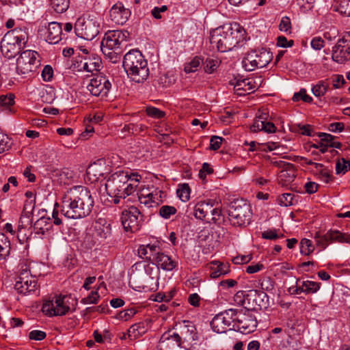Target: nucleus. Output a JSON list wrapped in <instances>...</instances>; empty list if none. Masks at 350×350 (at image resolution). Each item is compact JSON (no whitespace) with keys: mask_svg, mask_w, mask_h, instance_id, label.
Segmentation results:
<instances>
[{"mask_svg":"<svg viewBox=\"0 0 350 350\" xmlns=\"http://www.w3.org/2000/svg\"><path fill=\"white\" fill-rule=\"evenodd\" d=\"M94 200L90 190L83 186L69 189L62 199L61 215L68 219H81L92 211Z\"/></svg>","mask_w":350,"mask_h":350,"instance_id":"nucleus-1","label":"nucleus"},{"mask_svg":"<svg viewBox=\"0 0 350 350\" xmlns=\"http://www.w3.org/2000/svg\"><path fill=\"white\" fill-rule=\"evenodd\" d=\"M142 176L137 173L128 174L124 171L111 174L105 183V189L109 196L113 198L114 204H118L123 200L126 204L131 200L126 198L133 194L137 189Z\"/></svg>","mask_w":350,"mask_h":350,"instance_id":"nucleus-2","label":"nucleus"},{"mask_svg":"<svg viewBox=\"0 0 350 350\" xmlns=\"http://www.w3.org/2000/svg\"><path fill=\"white\" fill-rule=\"evenodd\" d=\"M243 34L238 27L225 25L211 32L210 42L213 48L220 52H226L235 47L241 40Z\"/></svg>","mask_w":350,"mask_h":350,"instance_id":"nucleus-3","label":"nucleus"},{"mask_svg":"<svg viewBox=\"0 0 350 350\" xmlns=\"http://www.w3.org/2000/svg\"><path fill=\"white\" fill-rule=\"evenodd\" d=\"M123 67L130 79L143 83L149 75L147 61L138 50H131L124 56Z\"/></svg>","mask_w":350,"mask_h":350,"instance_id":"nucleus-4","label":"nucleus"},{"mask_svg":"<svg viewBox=\"0 0 350 350\" xmlns=\"http://www.w3.org/2000/svg\"><path fill=\"white\" fill-rule=\"evenodd\" d=\"M29 34L25 27H16L8 31L1 42V51L8 59L18 54L22 46L28 41Z\"/></svg>","mask_w":350,"mask_h":350,"instance_id":"nucleus-5","label":"nucleus"},{"mask_svg":"<svg viewBox=\"0 0 350 350\" xmlns=\"http://www.w3.org/2000/svg\"><path fill=\"white\" fill-rule=\"evenodd\" d=\"M228 215L232 226L245 227L251 221L252 216L251 206L243 198L234 200L229 205Z\"/></svg>","mask_w":350,"mask_h":350,"instance_id":"nucleus-6","label":"nucleus"},{"mask_svg":"<svg viewBox=\"0 0 350 350\" xmlns=\"http://www.w3.org/2000/svg\"><path fill=\"white\" fill-rule=\"evenodd\" d=\"M100 27L98 18L90 15L79 17L75 24L76 34L87 40H92L99 33Z\"/></svg>","mask_w":350,"mask_h":350,"instance_id":"nucleus-7","label":"nucleus"},{"mask_svg":"<svg viewBox=\"0 0 350 350\" xmlns=\"http://www.w3.org/2000/svg\"><path fill=\"white\" fill-rule=\"evenodd\" d=\"M273 58L272 53L265 49L248 52L242 61L243 67L247 71L265 67Z\"/></svg>","mask_w":350,"mask_h":350,"instance_id":"nucleus-8","label":"nucleus"},{"mask_svg":"<svg viewBox=\"0 0 350 350\" xmlns=\"http://www.w3.org/2000/svg\"><path fill=\"white\" fill-rule=\"evenodd\" d=\"M236 309L230 308L215 315L211 322L213 330L217 333H226L235 329Z\"/></svg>","mask_w":350,"mask_h":350,"instance_id":"nucleus-9","label":"nucleus"},{"mask_svg":"<svg viewBox=\"0 0 350 350\" xmlns=\"http://www.w3.org/2000/svg\"><path fill=\"white\" fill-rule=\"evenodd\" d=\"M38 54L35 51H23L17 59L16 70L18 74L27 75L34 72L40 66Z\"/></svg>","mask_w":350,"mask_h":350,"instance_id":"nucleus-10","label":"nucleus"},{"mask_svg":"<svg viewBox=\"0 0 350 350\" xmlns=\"http://www.w3.org/2000/svg\"><path fill=\"white\" fill-rule=\"evenodd\" d=\"M257 327V319L254 312L251 310L236 309L235 327L244 334L255 331Z\"/></svg>","mask_w":350,"mask_h":350,"instance_id":"nucleus-11","label":"nucleus"},{"mask_svg":"<svg viewBox=\"0 0 350 350\" xmlns=\"http://www.w3.org/2000/svg\"><path fill=\"white\" fill-rule=\"evenodd\" d=\"M70 297L67 296H56L55 300H49L43 304L42 310L49 317L63 316L70 310Z\"/></svg>","mask_w":350,"mask_h":350,"instance_id":"nucleus-12","label":"nucleus"},{"mask_svg":"<svg viewBox=\"0 0 350 350\" xmlns=\"http://www.w3.org/2000/svg\"><path fill=\"white\" fill-rule=\"evenodd\" d=\"M121 216V221L124 230L135 232L139 230L142 221V215L139 209L133 206H127Z\"/></svg>","mask_w":350,"mask_h":350,"instance_id":"nucleus-13","label":"nucleus"},{"mask_svg":"<svg viewBox=\"0 0 350 350\" xmlns=\"http://www.w3.org/2000/svg\"><path fill=\"white\" fill-rule=\"evenodd\" d=\"M138 195V200L140 204L148 208L157 207L163 203L167 194L165 191L159 189H154L150 191L148 189H140Z\"/></svg>","mask_w":350,"mask_h":350,"instance_id":"nucleus-14","label":"nucleus"},{"mask_svg":"<svg viewBox=\"0 0 350 350\" xmlns=\"http://www.w3.org/2000/svg\"><path fill=\"white\" fill-rule=\"evenodd\" d=\"M332 59L338 64H343L350 59V33H345L333 47Z\"/></svg>","mask_w":350,"mask_h":350,"instance_id":"nucleus-15","label":"nucleus"},{"mask_svg":"<svg viewBox=\"0 0 350 350\" xmlns=\"http://www.w3.org/2000/svg\"><path fill=\"white\" fill-rule=\"evenodd\" d=\"M111 84L109 79L104 75H97L90 79L87 89L90 93L97 97L103 98L107 96L111 90Z\"/></svg>","mask_w":350,"mask_h":350,"instance_id":"nucleus-16","label":"nucleus"},{"mask_svg":"<svg viewBox=\"0 0 350 350\" xmlns=\"http://www.w3.org/2000/svg\"><path fill=\"white\" fill-rule=\"evenodd\" d=\"M127 31L113 30L108 31L101 42L102 48L113 49L120 51L123 42H126L129 38Z\"/></svg>","mask_w":350,"mask_h":350,"instance_id":"nucleus-17","label":"nucleus"},{"mask_svg":"<svg viewBox=\"0 0 350 350\" xmlns=\"http://www.w3.org/2000/svg\"><path fill=\"white\" fill-rule=\"evenodd\" d=\"M159 350H183L182 338L178 334L165 332L158 345Z\"/></svg>","mask_w":350,"mask_h":350,"instance_id":"nucleus-18","label":"nucleus"},{"mask_svg":"<svg viewBox=\"0 0 350 350\" xmlns=\"http://www.w3.org/2000/svg\"><path fill=\"white\" fill-rule=\"evenodd\" d=\"M93 237L99 244L104 243L111 235V225L105 218H98L93 226Z\"/></svg>","mask_w":350,"mask_h":350,"instance_id":"nucleus-19","label":"nucleus"},{"mask_svg":"<svg viewBox=\"0 0 350 350\" xmlns=\"http://www.w3.org/2000/svg\"><path fill=\"white\" fill-rule=\"evenodd\" d=\"M111 20L118 25H124L131 16V11L123 3L118 2L109 10Z\"/></svg>","mask_w":350,"mask_h":350,"instance_id":"nucleus-20","label":"nucleus"},{"mask_svg":"<svg viewBox=\"0 0 350 350\" xmlns=\"http://www.w3.org/2000/svg\"><path fill=\"white\" fill-rule=\"evenodd\" d=\"M268 114L267 113H261L257 116L250 126L252 132L263 131L267 133H273L276 131V127L273 123L267 121Z\"/></svg>","mask_w":350,"mask_h":350,"instance_id":"nucleus-21","label":"nucleus"},{"mask_svg":"<svg viewBox=\"0 0 350 350\" xmlns=\"http://www.w3.org/2000/svg\"><path fill=\"white\" fill-rule=\"evenodd\" d=\"M151 321H145L132 325L128 329V338L130 340H135L145 334L150 327Z\"/></svg>","mask_w":350,"mask_h":350,"instance_id":"nucleus-22","label":"nucleus"},{"mask_svg":"<svg viewBox=\"0 0 350 350\" xmlns=\"http://www.w3.org/2000/svg\"><path fill=\"white\" fill-rule=\"evenodd\" d=\"M62 26L61 23L51 22L49 23L46 41L49 44H55L62 40Z\"/></svg>","mask_w":350,"mask_h":350,"instance_id":"nucleus-23","label":"nucleus"},{"mask_svg":"<svg viewBox=\"0 0 350 350\" xmlns=\"http://www.w3.org/2000/svg\"><path fill=\"white\" fill-rule=\"evenodd\" d=\"M153 263H155L158 267L167 271H172L178 267V262L176 260H173L168 255L160 252Z\"/></svg>","mask_w":350,"mask_h":350,"instance_id":"nucleus-24","label":"nucleus"},{"mask_svg":"<svg viewBox=\"0 0 350 350\" xmlns=\"http://www.w3.org/2000/svg\"><path fill=\"white\" fill-rule=\"evenodd\" d=\"M207 268L211 270L210 276L212 278H217L221 275L230 272L228 263L221 262L219 260H213L207 264Z\"/></svg>","mask_w":350,"mask_h":350,"instance_id":"nucleus-25","label":"nucleus"},{"mask_svg":"<svg viewBox=\"0 0 350 350\" xmlns=\"http://www.w3.org/2000/svg\"><path fill=\"white\" fill-rule=\"evenodd\" d=\"M137 252L140 258L153 262L160 252V248L154 244L142 245L139 247Z\"/></svg>","mask_w":350,"mask_h":350,"instance_id":"nucleus-26","label":"nucleus"},{"mask_svg":"<svg viewBox=\"0 0 350 350\" xmlns=\"http://www.w3.org/2000/svg\"><path fill=\"white\" fill-rule=\"evenodd\" d=\"M282 170L278 175L280 182H283L282 185L293 181L296 176V169L293 164L289 163H284Z\"/></svg>","mask_w":350,"mask_h":350,"instance_id":"nucleus-27","label":"nucleus"},{"mask_svg":"<svg viewBox=\"0 0 350 350\" xmlns=\"http://www.w3.org/2000/svg\"><path fill=\"white\" fill-rule=\"evenodd\" d=\"M211 211H213V204L201 201L195 205L193 215L196 219L203 220L206 219Z\"/></svg>","mask_w":350,"mask_h":350,"instance_id":"nucleus-28","label":"nucleus"},{"mask_svg":"<svg viewBox=\"0 0 350 350\" xmlns=\"http://www.w3.org/2000/svg\"><path fill=\"white\" fill-rule=\"evenodd\" d=\"M312 173L321 180L325 183H329L332 181L333 176L332 171L327 167L324 166L322 163H315L314 170H312Z\"/></svg>","mask_w":350,"mask_h":350,"instance_id":"nucleus-29","label":"nucleus"},{"mask_svg":"<svg viewBox=\"0 0 350 350\" xmlns=\"http://www.w3.org/2000/svg\"><path fill=\"white\" fill-rule=\"evenodd\" d=\"M85 61L86 72H92L100 70L102 62L100 57L96 54L91 53L85 56Z\"/></svg>","mask_w":350,"mask_h":350,"instance_id":"nucleus-30","label":"nucleus"},{"mask_svg":"<svg viewBox=\"0 0 350 350\" xmlns=\"http://www.w3.org/2000/svg\"><path fill=\"white\" fill-rule=\"evenodd\" d=\"M147 129V126L144 124L129 123L125 124L120 131L121 137L124 138L129 135H137L144 132Z\"/></svg>","mask_w":350,"mask_h":350,"instance_id":"nucleus-31","label":"nucleus"},{"mask_svg":"<svg viewBox=\"0 0 350 350\" xmlns=\"http://www.w3.org/2000/svg\"><path fill=\"white\" fill-rule=\"evenodd\" d=\"M318 136L321 138V142L317 144H313L312 147L315 148L321 147L320 152L325 153L327 150V147L329 146V144H332L335 137L325 133H319Z\"/></svg>","mask_w":350,"mask_h":350,"instance_id":"nucleus-32","label":"nucleus"},{"mask_svg":"<svg viewBox=\"0 0 350 350\" xmlns=\"http://www.w3.org/2000/svg\"><path fill=\"white\" fill-rule=\"evenodd\" d=\"M326 237L331 239V241H336L338 243H350V235L342 233L338 230H330L326 233Z\"/></svg>","mask_w":350,"mask_h":350,"instance_id":"nucleus-33","label":"nucleus"},{"mask_svg":"<svg viewBox=\"0 0 350 350\" xmlns=\"http://www.w3.org/2000/svg\"><path fill=\"white\" fill-rule=\"evenodd\" d=\"M10 249L9 239L3 233L0 232V260H4L9 256Z\"/></svg>","mask_w":350,"mask_h":350,"instance_id":"nucleus-34","label":"nucleus"},{"mask_svg":"<svg viewBox=\"0 0 350 350\" xmlns=\"http://www.w3.org/2000/svg\"><path fill=\"white\" fill-rule=\"evenodd\" d=\"M253 79L251 78L244 79L241 81H238L235 85L234 88L237 91L243 90V93H238L239 94H248L249 92H254L253 88Z\"/></svg>","mask_w":350,"mask_h":350,"instance_id":"nucleus-35","label":"nucleus"},{"mask_svg":"<svg viewBox=\"0 0 350 350\" xmlns=\"http://www.w3.org/2000/svg\"><path fill=\"white\" fill-rule=\"evenodd\" d=\"M101 50L103 54L105 55L106 58L109 59L113 64H116L121 60V49L120 51L109 49V48H102Z\"/></svg>","mask_w":350,"mask_h":350,"instance_id":"nucleus-36","label":"nucleus"},{"mask_svg":"<svg viewBox=\"0 0 350 350\" xmlns=\"http://www.w3.org/2000/svg\"><path fill=\"white\" fill-rule=\"evenodd\" d=\"M329 88L328 79L321 80L313 85L312 92L315 96L320 97L324 96Z\"/></svg>","mask_w":350,"mask_h":350,"instance_id":"nucleus-37","label":"nucleus"},{"mask_svg":"<svg viewBox=\"0 0 350 350\" xmlns=\"http://www.w3.org/2000/svg\"><path fill=\"white\" fill-rule=\"evenodd\" d=\"M32 279H36L30 272H20L14 285V288L17 292H23V284L27 283Z\"/></svg>","mask_w":350,"mask_h":350,"instance_id":"nucleus-38","label":"nucleus"},{"mask_svg":"<svg viewBox=\"0 0 350 350\" xmlns=\"http://www.w3.org/2000/svg\"><path fill=\"white\" fill-rule=\"evenodd\" d=\"M51 8L57 13H63L69 8L70 0H50Z\"/></svg>","mask_w":350,"mask_h":350,"instance_id":"nucleus-39","label":"nucleus"},{"mask_svg":"<svg viewBox=\"0 0 350 350\" xmlns=\"http://www.w3.org/2000/svg\"><path fill=\"white\" fill-rule=\"evenodd\" d=\"M49 217H41L33 225V228L36 230L37 234H44L46 230H48L47 226L50 221Z\"/></svg>","mask_w":350,"mask_h":350,"instance_id":"nucleus-40","label":"nucleus"},{"mask_svg":"<svg viewBox=\"0 0 350 350\" xmlns=\"http://www.w3.org/2000/svg\"><path fill=\"white\" fill-rule=\"evenodd\" d=\"M302 287L304 288V293L306 294H312L317 293L320 287L321 283H318L313 281H301Z\"/></svg>","mask_w":350,"mask_h":350,"instance_id":"nucleus-41","label":"nucleus"},{"mask_svg":"<svg viewBox=\"0 0 350 350\" xmlns=\"http://www.w3.org/2000/svg\"><path fill=\"white\" fill-rule=\"evenodd\" d=\"M33 223V218L21 216L18 225V233L17 235L18 239L21 243H23L25 239V237H21L20 233L22 229L26 228L28 226H31Z\"/></svg>","mask_w":350,"mask_h":350,"instance_id":"nucleus-42","label":"nucleus"},{"mask_svg":"<svg viewBox=\"0 0 350 350\" xmlns=\"http://www.w3.org/2000/svg\"><path fill=\"white\" fill-rule=\"evenodd\" d=\"M314 250V246L310 239H303L300 242V252L303 255L309 256Z\"/></svg>","mask_w":350,"mask_h":350,"instance_id":"nucleus-43","label":"nucleus"},{"mask_svg":"<svg viewBox=\"0 0 350 350\" xmlns=\"http://www.w3.org/2000/svg\"><path fill=\"white\" fill-rule=\"evenodd\" d=\"M350 170V161H347L344 158L338 159L336 164V174H345Z\"/></svg>","mask_w":350,"mask_h":350,"instance_id":"nucleus-44","label":"nucleus"},{"mask_svg":"<svg viewBox=\"0 0 350 350\" xmlns=\"http://www.w3.org/2000/svg\"><path fill=\"white\" fill-rule=\"evenodd\" d=\"M221 62L217 59L206 58L204 62V71L206 73H213L219 67Z\"/></svg>","mask_w":350,"mask_h":350,"instance_id":"nucleus-45","label":"nucleus"},{"mask_svg":"<svg viewBox=\"0 0 350 350\" xmlns=\"http://www.w3.org/2000/svg\"><path fill=\"white\" fill-rule=\"evenodd\" d=\"M202 63V60L196 56L185 66L184 70L187 73L194 72L198 70Z\"/></svg>","mask_w":350,"mask_h":350,"instance_id":"nucleus-46","label":"nucleus"},{"mask_svg":"<svg viewBox=\"0 0 350 350\" xmlns=\"http://www.w3.org/2000/svg\"><path fill=\"white\" fill-rule=\"evenodd\" d=\"M177 212L176 208L173 206L165 205L159 208V215L164 219H169Z\"/></svg>","mask_w":350,"mask_h":350,"instance_id":"nucleus-47","label":"nucleus"},{"mask_svg":"<svg viewBox=\"0 0 350 350\" xmlns=\"http://www.w3.org/2000/svg\"><path fill=\"white\" fill-rule=\"evenodd\" d=\"M177 195L183 202H187L190 198V188L187 184L182 185L177 189Z\"/></svg>","mask_w":350,"mask_h":350,"instance_id":"nucleus-48","label":"nucleus"},{"mask_svg":"<svg viewBox=\"0 0 350 350\" xmlns=\"http://www.w3.org/2000/svg\"><path fill=\"white\" fill-rule=\"evenodd\" d=\"M146 113L149 117L156 119L163 118L165 116V113L163 111L152 106L146 108Z\"/></svg>","mask_w":350,"mask_h":350,"instance_id":"nucleus-49","label":"nucleus"},{"mask_svg":"<svg viewBox=\"0 0 350 350\" xmlns=\"http://www.w3.org/2000/svg\"><path fill=\"white\" fill-rule=\"evenodd\" d=\"M295 196L291 193H283L278 198V204L281 206H288L293 205Z\"/></svg>","mask_w":350,"mask_h":350,"instance_id":"nucleus-50","label":"nucleus"},{"mask_svg":"<svg viewBox=\"0 0 350 350\" xmlns=\"http://www.w3.org/2000/svg\"><path fill=\"white\" fill-rule=\"evenodd\" d=\"M14 94L9 93L5 95L0 96V106L3 107H9L14 104Z\"/></svg>","mask_w":350,"mask_h":350,"instance_id":"nucleus-51","label":"nucleus"},{"mask_svg":"<svg viewBox=\"0 0 350 350\" xmlns=\"http://www.w3.org/2000/svg\"><path fill=\"white\" fill-rule=\"evenodd\" d=\"M37 288V280L36 279H32L27 283H23V292H18L20 294L27 295V293H30L31 292H34Z\"/></svg>","mask_w":350,"mask_h":350,"instance_id":"nucleus-52","label":"nucleus"},{"mask_svg":"<svg viewBox=\"0 0 350 350\" xmlns=\"http://www.w3.org/2000/svg\"><path fill=\"white\" fill-rule=\"evenodd\" d=\"M12 146L10 139L8 135L0 133V154L8 150Z\"/></svg>","mask_w":350,"mask_h":350,"instance_id":"nucleus-53","label":"nucleus"},{"mask_svg":"<svg viewBox=\"0 0 350 350\" xmlns=\"http://www.w3.org/2000/svg\"><path fill=\"white\" fill-rule=\"evenodd\" d=\"M100 299V295L97 291H94L90 293V294L81 299V303L84 304H97L98 299Z\"/></svg>","mask_w":350,"mask_h":350,"instance_id":"nucleus-54","label":"nucleus"},{"mask_svg":"<svg viewBox=\"0 0 350 350\" xmlns=\"http://www.w3.org/2000/svg\"><path fill=\"white\" fill-rule=\"evenodd\" d=\"M137 313V310L134 308L124 310L118 314V318L122 321L131 319Z\"/></svg>","mask_w":350,"mask_h":350,"instance_id":"nucleus-55","label":"nucleus"},{"mask_svg":"<svg viewBox=\"0 0 350 350\" xmlns=\"http://www.w3.org/2000/svg\"><path fill=\"white\" fill-rule=\"evenodd\" d=\"M260 286L262 290L271 292L274 289V282L271 278L265 277L261 280Z\"/></svg>","mask_w":350,"mask_h":350,"instance_id":"nucleus-56","label":"nucleus"},{"mask_svg":"<svg viewBox=\"0 0 350 350\" xmlns=\"http://www.w3.org/2000/svg\"><path fill=\"white\" fill-rule=\"evenodd\" d=\"M209 215L212 216L211 220L214 224H220L224 220L221 210L219 208L213 207V211H211Z\"/></svg>","mask_w":350,"mask_h":350,"instance_id":"nucleus-57","label":"nucleus"},{"mask_svg":"<svg viewBox=\"0 0 350 350\" xmlns=\"http://www.w3.org/2000/svg\"><path fill=\"white\" fill-rule=\"evenodd\" d=\"M338 10L342 14L350 16V0H341Z\"/></svg>","mask_w":350,"mask_h":350,"instance_id":"nucleus-58","label":"nucleus"},{"mask_svg":"<svg viewBox=\"0 0 350 350\" xmlns=\"http://www.w3.org/2000/svg\"><path fill=\"white\" fill-rule=\"evenodd\" d=\"M279 29L282 31L287 32L289 31V32H291V23L289 17L284 16L282 18L279 25Z\"/></svg>","mask_w":350,"mask_h":350,"instance_id":"nucleus-59","label":"nucleus"},{"mask_svg":"<svg viewBox=\"0 0 350 350\" xmlns=\"http://www.w3.org/2000/svg\"><path fill=\"white\" fill-rule=\"evenodd\" d=\"M53 75V70L49 65H46L44 67L42 72V77L44 81H50Z\"/></svg>","mask_w":350,"mask_h":350,"instance_id":"nucleus-60","label":"nucleus"},{"mask_svg":"<svg viewBox=\"0 0 350 350\" xmlns=\"http://www.w3.org/2000/svg\"><path fill=\"white\" fill-rule=\"evenodd\" d=\"M46 333L40 330H33L29 334V339L34 340H42L46 338Z\"/></svg>","mask_w":350,"mask_h":350,"instance_id":"nucleus-61","label":"nucleus"},{"mask_svg":"<svg viewBox=\"0 0 350 350\" xmlns=\"http://www.w3.org/2000/svg\"><path fill=\"white\" fill-rule=\"evenodd\" d=\"M223 138L219 136H212L210 140V148L213 150H218L222 143Z\"/></svg>","mask_w":350,"mask_h":350,"instance_id":"nucleus-62","label":"nucleus"},{"mask_svg":"<svg viewBox=\"0 0 350 350\" xmlns=\"http://www.w3.org/2000/svg\"><path fill=\"white\" fill-rule=\"evenodd\" d=\"M332 79V85L335 89H338L342 87L343 84L345 83V80L342 75H336L333 76Z\"/></svg>","mask_w":350,"mask_h":350,"instance_id":"nucleus-63","label":"nucleus"},{"mask_svg":"<svg viewBox=\"0 0 350 350\" xmlns=\"http://www.w3.org/2000/svg\"><path fill=\"white\" fill-rule=\"evenodd\" d=\"M293 40H288L284 36H278L277 38V45L280 47H291L293 45Z\"/></svg>","mask_w":350,"mask_h":350,"instance_id":"nucleus-64","label":"nucleus"}]
</instances>
